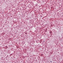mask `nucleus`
<instances>
[{"label": "nucleus", "mask_w": 63, "mask_h": 63, "mask_svg": "<svg viewBox=\"0 0 63 63\" xmlns=\"http://www.w3.org/2000/svg\"><path fill=\"white\" fill-rule=\"evenodd\" d=\"M50 62H51V61H50Z\"/></svg>", "instance_id": "obj_1"}]
</instances>
